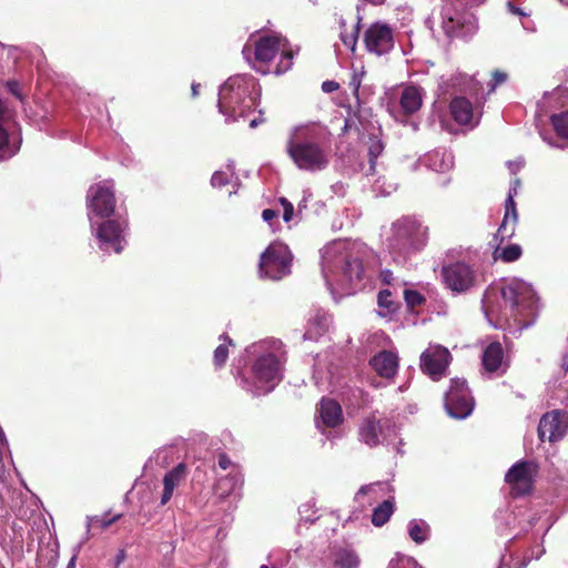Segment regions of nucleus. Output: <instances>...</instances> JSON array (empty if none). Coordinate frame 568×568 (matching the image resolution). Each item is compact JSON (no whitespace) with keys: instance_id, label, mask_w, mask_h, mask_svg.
<instances>
[{"instance_id":"obj_1","label":"nucleus","mask_w":568,"mask_h":568,"mask_svg":"<svg viewBox=\"0 0 568 568\" xmlns=\"http://www.w3.org/2000/svg\"><path fill=\"white\" fill-rule=\"evenodd\" d=\"M327 126L308 123L295 126L286 141V152L302 171L320 172L331 162L332 139Z\"/></svg>"},{"instance_id":"obj_2","label":"nucleus","mask_w":568,"mask_h":568,"mask_svg":"<svg viewBox=\"0 0 568 568\" xmlns=\"http://www.w3.org/2000/svg\"><path fill=\"white\" fill-rule=\"evenodd\" d=\"M322 274L333 295H351L356 292L364 276L363 264L354 245L347 241H334L322 250Z\"/></svg>"},{"instance_id":"obj_3","label":"nucleus","mask_w":568,"mask_h":568,"mask_svg":"<svg viewBox=\"0 0 568 568\" xmlns=\"http://www.w3.org/2000/svg\"><path fill=\"white\" fill-rule=\"evenodd\" d=\"M276 343L261 342L248 347V352L256 355L248 376L244 378V387L253 395H264L272 392L283 378V365L285 358L278 352Z\"/></svg>"},{"instance_id":"obj_4","label":"nucleus","mask_w":568,"mask_h":568,"mask_svg":"<svg viewBox=\"0 0 568 568\" xmlns=\"http://www.w3.org/2000/svg\"><path fill=\"white\" fill-rule=\"evenodd\" d=\"M260 93L261 88L252 75L231 77L220 88L219 111L226 122L245 118L256 106Z\"/></svg>"},{"instance_id":"obj_5","label":"nucleus","mask_w":568,"mask_h":568,"mask_svg":"<svg viewBox=\"0 0 568 568\" xmlns=\"http://www.w3.org/2000/svg\"><path fill=\"white\" fill-rule=\"evenodd\" d=\"M504 308L500 316L505 321H513L520 328L530 326L537 315L538 300L531 285L513 278L500 291Z\"/></svg>"},{"instance_id":"obj_6","label":"nucleus","mask_w":568,"mask_h":568,"mask_svg":"<svg viewBox=\"0 0 568 568\" xmlns=\"http://www.w3.org/2000/svg\"><path fill=\"white\" fill-rule=\"evenodd\" d=\"M243 55L252 67L267 74L271 71L268 63L280 53V61L274 69L275 74H282L288 71L293 64V52L288 48V42L281 36L261 37L254 44L246 43L243 48Z\"/></svg>"},{"instance_id":"obj_7","label":"nucleus","mask_w":568,"mask_h":568,"mask_svg":"<svg viewBox=\"0 0 568 568\" xmlns=\"http://www.w3.org/2000/svg\"><path fill=\"white\" fill-rule=\"evenodd\" d=\"M389 250L398 255H409L422 250L427 242V227L415 217L404 216L392 225Z\"/></svg>"},{"instance_id":"obj_8","label":"nucleus","mask_w":568,"mask_h":568,"mask_svg":"<svg viewBox=\"0 0 568 568\" xmlns=\"http://www.w3.org/2000/svg\"><path fill=\"white\" fill-rule=\"evenodd\" d=\"M115 209L114 183L102 181L89 187L87 193L88 217L94 229V216L109 217Z\"/></svg>"},{"instance_id":"obj_9","label":"nucleus","mask_w":568,"mask_h":568,"mask_svg":"<svg viewBox=\"0 0 568 568\" xmlns=\"http://www.w3.org/2000/svg\"><path fill=\"white\" fill-rule=\"evenodd\" d=\"M292 255L282 243L271 244L261 255L260 273L270 280H281L291 273Z\"/></svg>"},{"instance_id":"obj_10","label":"nucleus","mask_w":568,"mask_h":568,"mask_svg":"<svg viewBox=\"0 0 568 568\" xmlns=\"http://www.w3.org/2000/svg\"><path fill=\"white\" fill-rule=\"evenodd\" d=\"M445 408L447 414L456 419H464L474 409V399L470 396L466 381L455 378L445 395Z\"/></svg>"},{"instance_id":"obj_11","label":"nucleus","mask_w":568,"mask_h":568,"mask_svg":"<svg viewBox=\"0 0 568 568\" xmlns=\"http://www.w3.org/2000/svg\"><path fill=\"white\" fill-rule=\"evenodd\" d=\"M440 24L449 38H469L477 31V23L471 16L462 14L450 4L440 10Z\"/></svg>"},{"instance_id":"obj_12","label":"nucleus","mask_w":568,"mask_h":568,"mask_svg":"<svg viewBox=\"0 0 568 568\" xmlns=\"http://www.w3.org/2000/svg\"><path fill=\"white\" fill-rule=\"evenodd\" d=\"M442 276L445 286L457 294L468 292L475 286L477 280L476 272L464 262L443 266Z\"/></svg>"},{"instance_id":"obj_13","label":"nucleus","mask_w":568,"mask_h":568,"mask_svg":"<svg viewBox=\"0 0 568 568\" xmlns=\"http://www.w3.org/2000/svg\"><path fill=\"white\" fill-rule=\"evenodd\" d=\"M125 227L124 221L108 220L101 223L94 231V236L99 240L100 250L120 253L125 243Z\"/></svg>"},{"instance_id":"obj_14","label":"nucleus","mask_w":568,"mask_h":568,"mask_svg":"<svg viewBox=\"0 0 568 568\" xmlns=\"http://www.w3.org/2000/svg\"><path fill=\"white\" fill-rule=\"evenodd\" d=\"M537 466L532 462H518L506 474L505 480L515 496L527 495L532 490Z\"/></svg>"},{"instance_id":"obj_15","label":"nucleus","mask_w":568,"mask_h":568,"mask_svg":"<svg viewBox=\"0 0 568 568\" xmlns=\"http://www.w3.org/2000/svg\"><path fill=\"white\" fill-rule=\"evenodd\" d=\"M364 42L368 52L386 54L394 48V31L384 22H375L365 31Z\"/></svg>"},{"instance_id":"obj_16","label":"nucleus","mask_w":568,"mask_h":568,"mask_svg":"<svg viewBox=\"0 0 568 568\" xmlns=\"http://www.w3.org/2000/svg\"><path fill=\"white\" fill-rule=\"evenodd\" d=\"M450 362V354L446 347L429 345L420 355V368L434 381L439 379Z\"/></svg>"},{"instance_id":"obj_17","label":"nucleus","mask_w":568,"mask_h":568,"mask_svg":"<svg viewBox=\"0 0 568 568\" xmlns=\"http://www.w3.org/2000/svg\"><path fill=\"white\" fill-rule=\"evenodd\" d=\"M388 430V422L373 414L362 422L358 435L362 443L369 447H375L385 440Z\"/></svg>"},{"instance_id":"obj_18","label":"nucleus","mask_w":568,"mask_h":568,"mask_svg":"<svg viewBox=\"0 0 568 568\" xmlns=\"http://www.w3.org/2000/svg\"><path fill=\"white\" fill-rule=\"evenodd\" d=\"M568 427L567 417L565 414L554 410L545 414L538 426V436L544 442H556L560 439Z\"/></svg>"},{"instance_id":"obj_19","label":"nucleus","mask_w":568,"mask_h":568,"mask_svg":"<svg viewBox=\"0 0 568 568\" xmlns=\"http://www.w3.org/2000/svg\"><path fill=\"white\" fill-rule=\"evenodd\" d=\"M519 186L520 181L515 179L505 202V215L500 226L498 227V235H500L503 239H510L515 233L518 214L514 197L517 195Z\"/></svg>"},{"instance_id":"obj_20","label":"nucleus","mask_w":568,"mask_h":568,"mask_svg":"<svg viewBox=\"0 0 568 568\" xmlns=\"http://www.w3.org/2000/svg\"><path fill=\"white\" fill-rule=\"evenodd\" d=\"M373 369L384 378L393 377L398 368V357L390 351H382L371 359Z\"/></svg>"},{"instance_id":"obj_21","label":"nucleus","mask_w":568,"mask_h":568,"mask_svg":"<svg viewBox=\"0 0 568 568\" xmlns=\"http://www.w3.org/2000/svg\"><path fill=\"white\" fill-rule=\"evenodd\" d=\"M186 466L183 463H180L170 471H168L163 477V493L161 496V505H166L173 496L174 489L180 486V484L186 477Z\"/></svg>"},{"instance_id":"obj_22","label":"nucleus","mask_w":568,"mask_h":568,"mask_svg":"<svg viewBox=\"0 0 568 568\" xmlns=\"http://www.w3.org/2000/svg\"><path fill=\"white\" fill-rule=\"evenodd\" d=\"M424 91L416 85H408L403 89L399 97V105L405 114L417 112L423 104Z\"/></svg>"},{"instance_id":"obj_23","label":"nucleus","mask_w":568,"mask_h":568,"mask_svg":"<svg viewBox=\"0 0 568 568\" xmlns=\"http://www.w3.org/2000/svg\"><path fill=\"white\" fill-rule=\"evenodd\" d=\"M450 113L454 120L460 125L474 126L477 122H474V110L473 105L466 98L457 97L450 102Z\"/></svg>"},{"instance_id":"obj_24","label":"nucleus","mask_w":568,"mask_h":568,"mask_svg":"<svg viewBox=\"0 0 568 568\" xmlns=\"http://www.w3.org/2000/svg\"><path fill=\"white\" fill-rule=\"evenodd\" d=\"M317 412L322 424L327 427H335L343 419L341 405L333 399L323 398Z\"/></svg>"},{"instance_id":"obj_25","label":"nucleus","mask_w":568,"mask_h":568,"mask_svg":"<svg viewBox=\"0 0 568 568\" xmlns=\"http://www.w3.org/2000/svg\"><path fill=\"white\" fill-rule=\"evenodd\" d=\"M483 365L485 371L495 373L498 371L504 372V352L499 343L495 342L489 344L483 354Z\"/></svg>"},{"instance_id":"obj_26","label":"nucleus","mask_w":568,"mask_h":568,"mask_svg":"<svg viewBox=\"0 0 568 568\" xmlns=\"http://www.w3.org/2000/svg\"><path fill=\"white\" fill-rule=\"evenodd\" d=\"M424 164L433 171L446 172L453 168V155L443 150H434L423 159Z\"/></svg>"},{"instance_id":"obj_27","label":"nucleus","mask_w":568,"mask_h":568,"mask_svg":"<svg viewBox=\"0 0 568 568\" xmlns=\"http://www.w3.org/2000/svg\"><path fill=\"white\" fill-rule=\"evenodd\" d=\"M242 485L243 475L239 467H233L227 476L217 480L215 488L220 496L226 497L240 489Z\"/></svg>"},{"instance_id":"obj_28","label":"nucleus","mask_w":568,"mask_h":568,"mask_svg":"<svg viewBox=\"0 0 568 568\" xmlns=\"http://www.w3.org/2000/svg\"><path fill=\"white\" fill-rule=\"evenodd\" d=\"M498 239H500V242L505 240L497 233L490 242V245L495 247L493 252V258L495 261L501 260L503 262L509 263L517 261L521 256L523 251L518 244H510L505 247H500V244H497Z\"/></svg>"},{"instance_id":"obj_29","label":"nucleus","mask_w":568,"mask_h":568,"mask_svg":"<svg viewBox=\"0 0 568 568\" xmlns=\"http://www.w3.org/2000/svg\"><path fill=\"white\" fill-rule=\"evenodd\" d=\"M329 326V316L324 312H317L310 318L307 328L303 335L304 339H317Z\"/></svg>"},{"instance_id":"obj_30","label":"nucleus","mask_w":568,"mask_h":568,"mask_svg":"<svg viewBox=\"0 0 568 568\" xmlns=\"http://www.w3.org/2000/svg\"><path fill=\"white\" fill-rule=\"evenodd\" d=\"M361 564L358 555L347 548H341L333 554V568H358Z\"/></svg>"},{"instance_id":"obj_31","label":"nucleus","mask_w":568,"mask_h":568,"mask_svg":"<svg viewBox=\"0 0 568 568\" xmlns=\"http://www.w3.org/2000/svg\"><path fill=\"white\" fill-rule=\"evenodd\" d=\"M408 534L416 544H423L428 539L429 527L424 520L413 519L408 523Z\"/></svg>"},{"instance_id":"obj_32","label":"nucleus","mask_w":568,"mask_h":568,"mask_svg":"<svg viewBox=\"0 0 568 568\" xmlns=\"http://www.w3.org/2000/svg\"><path fill=\"white\" fill-rule=\"evenodd\" d=\"M393 511H394L393 501L389 499L384 500L381 505H378L374 509L373 515H372V523L377 527L383 526L385 523L388 521Z\"/></svg>"},{"instance_id":"obj_33","label":"nucleus","mask_w":568,"mask_h":568,"mask_svg":"<svg viewBox=\"0 0 568 568\" xmlns=\"http://www.w3.org/2000/svg\"><path fill=\"white\" fill-rule=\"evenodd\" d=\"M377 303L379 307L378 314L384 317L393 314L397 308L395 302L392 300L389 290H383L378 293Z\"/></svg>"},{"instance_id":"obj_34","label":"nucleus","mask_w":568,"mask_h":568,"mask_svg":"<svg viewBox=\"0 0 568 568\" xmlns=\"http://www.w3.org/2000/svg\"><path fill=\"white\" fill-rule=\"evenodd\" d=\"M222 343L214 351V365L221 367L225 364L229 356V346L233 345L232 341L226 335H221Z\"/></svg>"},{"instance_id":"obj_35","label":"nucleus","mask_w":568,"mask_h":568,"mask_svg":"<svg viewBox=\"0 0 568 568\" xmlns=\"http://www.w3.org/2000/svg\"><path fill=\"white\" fill-rule=\"evenodd\" d=\"M551 123L557 134L561 138H568V111L551 116Z\"/></svg>"},{"instance_id":"obj_36","label":"nucleus","mask_w":568,"mask_h":568,"mask_svg":"<svg viewBox=\"0 0 568 568\" xmlns=\"http://www.w3.org/2000/svg\"><path fill=\"white\" fill-rule=\"evenodd\" d=\"M387 568H422L417 561L405 555L396 554L388 562Z\"/></svg>"},{"instance_id":"obj_37","label":"nucleus","mask_w":568,"mask_h":568,"mask_svg":"<svg viewBox=\"0 0 568 568\" xmlns=\"http://www.w3.org/2000/svg\"><path fill=\"white\" fill-rule=\"evenodd\" d=\"M234 175V168L232 164L227 165L226 171H216L211 179V184L214 187H221L230 182Z\"/></svg>"},{"instance_id":"obj_38","label":"nucleus","mask_w":568,"mask_h":568,"mask_svg":"<svg viewBox=\"0 0 568 568\" xmlns=\"http://www.w3.org/2000/svg\"><path fill=\"white\" fill-rule=\"evenodd\" d=\"M121 518V515H115L111 518H106V516H94L88 518V528H100L105 529L116 520Z\"/></svg>"},{"instance_id":"obj_39","label":"nucleus","mask_w":568,"mask_h":568,"mask_svg":"<svg viewBox=\"0 0 568 568\" xmlns=\"http://www.w3.org/2000/svg\"><path fill=\"white\" fill-rule=\"evenodd\" d=\"M364 74H365V72H364L363 68H361V70H353V74L351 77L348 85L352 89V91L356 98H358V91H359Z\"/></svg>"},{"instance_id":"obj_40","label":"nucleus","mask_w":568,"mask_h":568,"mask_svg":"<svg viewBox=\"0 0 568 568\" xmlns=\"http://www.w3.org/2000/svg\"><path fill=\"white\" fill-rule=\"evenodd\" d=\"M404 297H405L406 303L409 306L420 305L425 301L424 296L420 293H418L417 291H413V290H405Z\"/></svg>"},{"instance_id":"obj_41","label":"nucleus","mask_w":568,"mask_h":568,"mask_svg":"<svg viewBox=\"0 0 568 568\" xmlns=\"http://www.w3.org/2000/svg\"><path fill=\"white\" fill-rule=\"evenodd\" d=\"M358 38V27H355V29L351 33H341V39L343 43L351 49L352 51L355 50L356 43Z\"/></svg>"},{"instance_id":"obj_42","label":"nucleus","mask_w":568,"mask_h":568,"mask_svg":"<svg viewBox=\"0 0 568 568\" xmlns=\"http://www.w3.org/2000/svg\"><path fill=\"white\" fill-rule=\"evenodd\" d=\"M386 487H387V484H385V483H375V484H371L367 486H362L361 489L358 490L356 497L358 498L359 496L366 495L368 493H377L378 490L384 489Z\"/></svg>"},{"instance_id":"obj_43","label":"nucleus","mask_w":568,"mask_h":568,"mask_svg":"<svg viewBox=\"0 0 568 568\" xmlns=\"http://www.w3.org/2000/svg\"><path fill=\"white\" fill-rule=\"evenodd\" d=\"M280 203L284 210L283 220L285 222H290L293 219V214H294V207H293L292 203L285 197H281Z\"/></svg>"},{"instance_id":"obj_44","label":"nucleus","mask_w":568,"mask_h":568,"mask_svg":"<svg viewBox=\"0 0 568 568\" xmlns=\"http://www.w3.org/2000/svg\"><path fill=\"white\" fill-rule=\"evenodd\" d=\"M544 551L545 550L540 547H537L536 549L535 548L530 549L529 552H527L525 555V557H524L525 561L519 566V568L526 567V565L532 559H539L541 557V555L544 554Z\"/></svg>"},{"instance_id":"obj_45","label":"nucleus","mask_w":568,"mask_h":568,"mask_svg":"<svg viewBox=\"0 0 568 568\" xmlns=\"http://www.w3.org/2000/svg\"><path fill=\"white\" fill-rule=\"evenodd\" d=\"M507 80V74L503 71H495L493 73V80H491V84H490V91H494L496 89L497 85L504 83L505 81Z\"/></svg>"},{"instance_id":"obj_46","label":"nucleus","mask_w":568,"mask_h":568,"mask_svg":"<svg viewBox=\"0 0 568 568\" xmlns=\"http://www.w3.org/2000/svg\"><path fill=\"white\" fill-rule=\"evenodd\" d=\"M383 151V144L381 141H373L369 145V155L371 158H377Z\"/></svg>"},{"instance_id":"obj_47","label":"nucleus","mask_w":568,"mask_h":568,"mask_svg":"<svg viewBox=\"0 0 568 568\" xmlns=\"http://www.w3.org/2000/svg\"><path fill=\"white\" fill-rule=\"evenodd\" d=\"M506 8H507V11L514 16H517V17H526L527 13L519 7H516L513 2L508 1L506 3Z\"/></svg>"},{"instance_id":"obj_48","label":"nucleus","mask_w":568,"mask_h":568,"mask_svg":"<svg viewBox=\"0 0 568 568\" xmlns=\"http://www.w3.org/2000/svg\"><path fill=\"white\" fill-rule=\"evenodd\" d=\"M7 88L11 94H13L19 100H22V94L20 92L19 83L16 81H8Z\"/></svg>"},{"instance_id":"obj_49","label":"nucleus","mask_w":568,"mask_h":568,"mask_svg":"<svg viewBox=\"0 0 568 568\" xmlns=\"http://www.w3.org/2000/svg\"><path fill=\"white\" fill-rule=\"evenodd\" d=\"M219 466H220L222 469H224V470H225V469H227V468H230V467H232V468L234 467V466L232 465V462H231V459L229 458V456H227L226 454H224V453H222V454H220V455H219Z\"/></svg>"},{"instance_id":"obj_50","label":"nucleus","mask_w":568,"mask_h":568,"mask_svg":"<svg viewBox=\"0 0 568 568\" xmlns=\"http://www.w3.org/2000/svg\"><path fill=\"white\" fill-rule=\"evenodd\" d=\"M524 165V161L521 159L516 161H509L507 166L511 174H516Z\"/></svg>"},{"instance_id":"obj_51","label":"nucleus","mask_w":568,"mask_h":568,"mask_svg":"<svg viewBox=\"0 0 568 568\" xmlns=\"http://www.w3.org/2000/svg\"><path fill=\"white\" fill-rule=\"evenodd\" d=\"M338 89V83L335 81H325L322 84V90L326 93L334 92Z\"/></svg>"},{"instance_id":"obj_52","label":"nucleus","mask_w":568,"mask_h":568,"mask_svg":"<svg viewBox=\"0 0 568 568\" xmlns=\"http://www.w3.org/2000/svg\"><path fill=\"white\" fill-rule=\"evenodd\" d=\"M277 216V212L271 209H265L262 212V217L265 222L270 223L274 217Z\"/></svg>"},{"instance_id":"obj_53","label":"nucleus","mask_w":568,"mask_h":568,"mask_svg":"<svg viewBox=\"0 0 568 568\" xmlns=\"http://www.w3.org/2000/svg\"><path fill=\"white\" fill-rule=\"evenodd\" d=\"M199 88H200V84H197V83H193L192 84L191 89H192V95L193 97H196L199 94Z\"/></svg>"},{"instance_id":"obj_54","label":"nucleus","mask_w":568,"mask_h":568,"mask_svg":"<svg viewBox=\"0 0 568 568\" xmlns=\"http://www.w3.org/2000/svg\"><path fill=\"white\" fill-rule=\"evenodd\" d=\"M67 568H75V556L70 559Z\"/></svg>"},{"instance_id":"obj_55","label":"nucleus","mask_w":568,"mask_h":568,"mask_svg":"<svg viewBox=\"0 0 568 568\" xmlns=\"http://www.w3.org/2000/svg\"><path fill=\"white\" fill-rule=\"evenodd\" d=\"M258 125V120L256 118L252 119L250 121V126L251 128H256Z\"/></svg>"},{"instance_id":"obj_56","label":"nucleus","mask_w":568,"mask_h":568,"mask_svg":"<svg viewBox=\"0 0 568 568\" xmlns=\"http://www.w3.org/2000/svg\"><path fill=\"white\" fill-rule=\"evenodd\" d=\"M562 366H564L566 369H568V356H565V357L562 358Z\"/></svg>"},{"instance_id":"obj_57","label":"nucleus","mask_w":568,"mask_h":568,"mask_svg":"<svg viewBox=\"0 0 568 568\" xmlns=\"http://www.w3.org/2000/svg\"><path fill=\"white\" fill-rule=\"evenodd\" d=\"M562 4L568 6V0H559Z\"/></svg>"},{"instance_id":"obj_58","label":"nucleus","mask_w":568,"mask_h":568,"mask_svg":"<svg viewBox=\"0 0 568 568\" xmlns=\"http://www.w3.org/2000/svg\"><path fill=\"white\" fill-rule=\"evenodd\" d=\"M304 202H306V199H303V202L298 203V206L304 205Z\"/></svg>"},{"instance_id":"obj_59","label":"nucleus","mask_w":568,"mask_h":568,"mask_svg":"<svg viewBox=\"0 0 568 568\" xmlns=\"http://www.w3.org/2000/svg\"><path fill=\"white\" fill-rule=\"evenodd\" d=\"M304 202H306V199H303V202L298 203V206L304 205Z\"/></svg>"},{"instance_id":"obj_60","label":"nucleus","mask_w":568,"mask_h":568,"mask_svg":"<svg viewBox=\"0 0 568 568\" xmlns=\"http://www.w3.org/2000/svg\"><path fill=\"white\" fill-rule=\"evenodd\" d=\"M304 202H306V199H303V202L298 203V206L304 205Z\"/></svg>"},{"instance_id":"obj_61","label":"nucleus","mask_w":568,"mask_h":568,"mask_svg":"<svg viewBox=\"0 0 568 568\" xmlns=\"http://www.w3.org/2000/svg\"><path fill=\"white\" fill-rule=\"evenodd\" d=\"M261 568H268L266 565H262Z\"/></svg>"}]
</instances>
